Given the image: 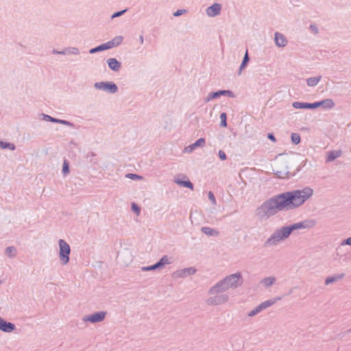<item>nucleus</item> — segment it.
<instances>
[{"mask_svg": "<svg viewBox=\"0 0 351 351\" xmlns=\"http://www.w3.org/2000/svg\"><path fill=\"white\" fill-rule=\"evenodd\" d=\"M310 187L286 191L265 201L256 210L260 219H268L278 211L295 208L304 204L312 195Z\"/></svg>", "mask_w": 351, "mask_h": 351, "instance_id": "1", "label": "nucleus"}, {"mask_svg": "<svg viewBox=\"0 0 351 351\" xmlns=\"http://www.w3.org/2000/svg\"><path fill=\"white\" fill-rule=\"evenodd\" d=\"M243 283L242 276L240 272H237L226 276L208 290L209 294H218L226 291L229 289H236Z\"/></svg>", "mask_w": 351, "mask_h": 351, "instance_id": "2", "label": "nucleus"}, {"mask_svg": "<svg viewBox=\"0 0 351 351\" xmlns=\"http://www.w3.org/2000/svg\"><path fill=\"white\" fill-rule=\"evenodd\" d=\"M291 234V231L289 226H283L281 228L275 230L265 241L263 245L265 247L276 245L281 241L287 239Z\"/></svg>", "mask_w": 351, "mask_h": 351, "instance_id": "3", "label": "nucleus"}, {"mask_svg": "<svg viewBox=\"0 0 351 351\" xmlns=\"http://www.w3.org/2000/svg\"><path fill=\"white\" fill-rule=\"evenodd\" d=\"M60 247L59 258L62 265H66L69 261V255L71 253V247L63 239L58 241Z\"/></svg>", "mask_w": 351, "mask_h": 351, "instance_id": "4", "label": "nucleus"}, {"mask_svg": "<svg viewBox=\"0 0 351 351\" xmlns=\"http://www.w3.org/2000/svg\"><path fill=\"white\" fill-rule=\"evenodd\" d=\"M95 89L104 90L110 94H114L118 91L117 85L112 81H102L94 84Z\"/></svg>", "mask_w": 351, "mask_h": 351, "instance_id": "5", "label": "nucleus"}, {"mask_svg": "<svg viewBox=\"0 0 351 351\" xmlns=\"http://www.w3.org/2000/svg\"><path fill=\"white\" fill-rule=\"evenodd\" d=\"M106 315V311H97L93 314L86 315L82 318L84 322H88L92 324H95L102 322Z\"/></svg>", "mask_w": 351, "mask_h": 351, "instance_id": "6", "label": "nucleus"}, {"mask_svg": "<svg viewBox=\"0 0 351 351\" xmlns=\"http://www.w3.org/2000/svg\"><path fill=\"white\" fill-rule=\"evenodd\" d=\"M221 96H227L229 97H234V94L230 90H219L215 92H210L206 97L205 101L208 102L213 99L219 98Z\"/></svg>", "mask_w": 351, "mask_h": 351, "instance_id": "7", "label": "nucleus"}, {"mask_svg": "<svg viewBox=\"0 0 351 351\" xmlns=\"http://www.w3.org/2000/svg\"><path fill=\"white\" fill-rule=\"evenodd\" d=\"M196 271L197 269L195 267H190L174 271L172 274V276L174 278H186L187 276L195 274Z\"/></svg>", "mask_w": 351, "mask_h": 351, "instance_id": "8", "label": "nucleus"}, {"mask_svg": "<svg viewBox=\"0 0 351 351\" xmlns=\"http://www.w3.org/2000/svg\"><path fill=\"white\" fill-rule=\"evenodd\" d=\"M228 300V295L226 294H221L215 295L214 297H210L206 300V303L208 305H219L224 304Z\"/></svg>", "mask_w": 351, "mask_h": 351, "instance_id": "9", "label": "nucleus"}, {"mask_svg": "<svg viewBox=\"0 0 351 351\" xmlns=\"http://www.w3.org/2000/svg\"><path fill=\"white\" fill-rule=\"evenodd\" d=\"M16 328L15 325L10 322L6 321L0 317V330L4 332H11Z\"/></svg>", "mask_w": 351, "mask_h": 351, "instance_id": "10", "label": "nucleus"}, {"mask_svg": "<svg viewBox=\"0 0 351 351\" xmlns=\"http://www.w3.org/2000/svg\"><path fill=\"white\" fill-rule=\"evenodd\" d=\"M295 109H315L317 108L316 101L313 103L295 101L292 104Z\"/></svg>", "mask_w": 351, "mask_h": 351, "instance_id": "11", "label": "nucleus"}, {"mask_svg": "<svg viewBox=\"0 0 351 351\" xmlns=\"http://www.w3.org/2000/svg\"><path fill=\"white\" fill-rule=\"evenodd\" d=\"M306 160H303L300 165L297 167L295 171L291 174V173L289 171H286V172H282V171H277L276 173V175L277 176L278 178H289L290 176V175L291 176H293L294 175H295L296 173H298L301 169L304 167L306 165Z\"/></svg>", "mask_w": 351, "mask_h": 351, "instance_id": "12", "label": "nucleus"}, {"mask_svg": "<svg viewBox=\"0 0 351 351\" xmlns=\"http://www.w3.org/2000/svg\"><path fill=\"white\" fill-rule=\"evenodd\" d=\"M221 10V5L219 3H215L206 9V14L209 16L214 17L219 14Z\"/></svg>", "mask_w": 351, "mask_h": 351, "instance_id": "13", "label": "nucleus"}, {"mask_svg": "<svg viewBox=\"0 0 351 351\" xmlns=\"http://www.w3.org/2000/svg\"><path fill=\"white\" fill-rule=\"evenodd\" d=\"M317 108L322 107L324 110H330L335 107V104L332 99H326L316 101Z\"/></svg>", "mask_w": 351, "mask_h": 351, "instance_id": "14", "label": "nucleus"}, {"mask_svg": "<svg viewBox=\"0 0 351 351\" xmlns=\"http://www.w3.org/2000/svg\"><path fill=\"white\" fill-rule=\"evenodd\" d=\"M205 145V138H199L195 143L185 147L186 152L190 153L198 147H203Z\"/></svg>", "mask_w": 351, "mask_h": 351, "instance_id": "15", "label": "nucleus"}, {"mask_svg": "<svg viewBox=\"0 0 351 351\" xmlns=\"http://www.w3.org/2000/svg\"><path fill=\"white\" fill-rule=\"evenodd\" d=\"M108 67L113 71H119L121 68V63L114 58H110L107 60Z\"/></svg>", "mask_w": 351, "mask_h": 351, "instance_id": "16", "label": "nucleus"}, {"mask_svg": "<svg viewBox=\"0 0 351 351\" xmlns=\"http://www.w3.org/2000/svg\"><path fill=\"white\" fill-rule=\"evenodd\" d=\"M183 178L185 180H182V179L177 178L175 179L174 182L180 186L186 187L191 190H193V183L189 180V178H186V176H183Z\"/></svg>", "mask_w": 351, "mask_h": 351, "instance_id": "17", "label": "nucleus"}, {"mask_svg": "<svg viewBox=\"0 0 351 351\" xmlns=\"http://www.w3.org/2000/svg\"><path fill=\"white\" fill-rule=\"evenodd\" d=\"M275 44L278 47H285L287 44V40L281 33L276 32L274 34Z\"/></svg>", "mask_w": 351, "mask_h": 351, "instance_id": "18", "label": "nucleus"}, {"mask_svg": "<svg viewBox=\"0 0 351 351\" xmlns=\"http://www.w3.org/2000/svg\"><path fill=\"white\" fill-rule=\"evenodd\" d=\"M341 154H342V151L340 149L329 151L327 153L326 162H332L334 160H335L336 158L340 157L341 156Z\"/></svg>", "mask_w": 351, "mask_h": 351, "instance_id": "19", "label": "nucleus"}, {"mask_svg": "<svg viewBox=\"0 0 351 351\" xmlns=\"http://www.w3.org/2000/svg\"><path fill=\"white\" fill-rule=\"evenodd\" d=\"M123 37L122 36H115L113 39L107 42L108 45L110 49L114 48L115 47H117L121 44L123 42Z\"/></svg>", "mask_w": 351, "mask_h": 351, "instance_id": "20", "label": "nucleus"}, {"mask_svg": "<svg viewBox=\"0 0 351 351\" xmlns=\"http://www.w3.org/2000/svg\"><path fill=\"white\" fill-rule=\"evenodd\" d=\"M201 231L206 235L210 237H217L219 234L217 230L207 226L202 227Z\"/></svg>", "mask_w": 351, "mask_h": 351, "instance_id": "21", "label": "nucleus"}, {"mask_svg": "<svg viewBox=\"0 0 351 351\" xmlns=\"http://www.w3.org/2000/svg\"><path fill=\"white\" fill-rule=\"evenodd\" d=\"M345 276V274H339L335 276H328L325 280V285H328L332 282L341 280Z\"/></svg>", "mask_w": 351, "mask_h": 351, "instance_id": "22", "label": "nucleus"}, {"mask_svg": "<svg viewBox=\"0 0 351 351\" xmlns=\"http://www.w3.org/2000/svg\"><path fill=\"white\" fill-rule=\"evenodd\" d=\"M169 257L167 255L163 256L156 263L158 269H161L166 265H169L171 262L169 260Z\"/></svg>", "mask_w": 351, "mask_h": 351, "instance_id": "23", "label": "nucleus"}, {"mask_svg": "<svg viewBox=\"0 0 351 351\" xmlns=\"http://www.w3.org/2000/svg\"><path fill=\"white\" fill-rule=\"evenodd\" d=\"M110 49L108 43H105L89 50V53L93 54L102 51Z\"/></svg>", "mask_w": 351, "mask_h": 351, "instance_id": "24", "label": "nucleus"}, {"mask_svg": "<svg viewBox=\"0 0 351 351\" xmlns=\"http://www.w3.org/2000/svg\"><path fill=\"white\" fill-rule=\"evenodd\" d=\"M280 299H281L280 298L270 299V300H266V301L261 303L259 305H260L262 311H263V310L266 309L267 308L274 304L278 300H280Z\"/></svg>", "mask_w": 351, "mask_h": 351, "instance_id": "25", "label": "nucleus"}, {"mask_svg": "<svg viewBox=\"0 0 351 351\" xmlns=\"http://www.w3.org/2000/svg\"><path fill=\"white\" fill-rule=\"evenodd\" d=\"M276 281V278L274 276H269L263 278L261 283L263 284L265 287H269L274 285Z\"/></svg>", "mask_w": 351, "mask_h": 351, "instance_id": "26", "label": "nucleus"}, {"mask_svg": "<svg viewBox=\"0 0 351 351\" xmlns=\"http://www.w3.org/2000/svg\"><path fill=\"white\" fill-rule=\"evenodd\" d=\"M249 61H250V57L248 55V51L247 50L244 55V57L243 58L242 62L239 66V73H238L239 75L241 74L242 70L244 69L247 66Z\"/></svg>", "mask_w": 351, "mask_h": 351, "instance_id": "27", "label": "nucleus"}, {"mask_svg": "<svg viewBox=\"0 0 351 351\" xmlns=\"http://www.w3.org/2000/svg\"><path fill=\"white\" fill-rule=\"evenodd\" d=\"M322 76L311 77L306 80V84L308 86H315L321 80Z\"/></svg>", "mask_w": 351, "mask_h": 351, "instance_id": "28", "label": "nucleus"}, {"mask_svg": "<svg viewBox=\"0 0 351 351\" xmlns=\"http://www.w3.org/2000/svg\"><path fill=\"white\" fill-rule=\"evenodd\" d=\"M63 53L65 55H78L80 53V50L77 47H69L63 49Z\"/></svg>", "mask_w": 351, "mask_h": 351, "instance_id": "29", "label": "nucleus"}, {"mask_svg": "<svg viewBox=\"0 0 351 351\" xmlns=\"http://www.w3.org/2000/svg\"><path fill=\"white\" fill-rule=\"evenodd\" d=\"M0 148L2 149H9L14 151L16 149V146L14 143L0 141Z\"/></svg>", "mask_w": 351, "mask_h": 351, "instance_id": "30", "label": "nucleus"}, {"mask_svg": "<svg viewBox=\"0 0 351 351\" xmlns=\"http://www.w3.org/2000/svg\"><path fill=\"white\" fill-rule=\"evenodd\" d=\"M303 229L311 228L316 225V220L313 219L302 221Z\"/></svg>", "mask_w": 351, "mask_h": 351, "instance_id": "31", "label": "nucleus"}, {"mask_svg": "<svg viewBox=\"0 0 351 351\" xmlns=\"http://www.w3.org/2000/svg\"><path fill=\"white\" fill-rule=\"evenodd\" d=\"M291 138L293 144L294 145H298L301 141V137L298 133H292Z\"/></svg>", "mask_w": 351, "mask_h": 351, "instance_id": "32", "label": "nucleus"}, {"mask_svg": "<svg viewBox=\"0 0 351 351\" xmlns=\"http://www.w3.org/2000/svg\"><path fill=\"white\" fill-rule=\"evenodd\" d=\"M16 253V250L14 246H10L6 247L5 249V254L9 257H14Z\"/></svg>", "mask_w": 351, "mask_h": 351, "instance_id": "33", "label": "nucleus"}, {"mask_svg": "<svg viewBox=\"0 0 351 351\" xmlns=\"http://www.w3.org/2000/svg\"><path fill=\"white\" fill-rule=\"evenodd\" d=\"M291 232L294 230L303 229L302 221L295 223L289 226Z\"/></svg>", "mask_w": 351, "mask_h": 351, "instance_id": "34", "label": "nucleus"}, {"mask_svg": "<svg viewBox=\"0 0 351 351\" xmlns=\"http://www.w3.org/2000/svg\"><path fill=\"white\" fill-rule=\"evenodd\" d=\"M220 126L223 128L227 127V114L226 112H221L220 114Z\"/></svg>", "mask_w": 351, "mask_h": 351, "instance_id": "35", "label": "nucleus"}, {"mask_svg": "<svg viewBox=\"0 0 351 351\" xmlns=\"http://www.w3.org/2000/svg\"><path fill=\"white\" fill-rule=\"evenodd\" d=\"M62 171L64 175H66L69 173V163L66 160H64Z\"/></svg>", "mask_w": 351, "mask_h": 351, "instance_id": "36", "label": "nucleus"}, {"mask_svg": "<svg viewBox=\"0 0 351 351\" xmlns=\"http://www.w3.org/2000/svg\"><path fill=\"white\" fill-rule=\"evenodd\" d=\"M125 177L134 180L143 179V177L141 176L132 173H127L125 175Z\"/></svg>", "mask_w": 351, "mask_h": 351, "instance_id": "37", "label": "nucleus"}, {"mask_svg": "<svg viewBox=\"0 0 351 351\" xmlns=\"http://www.w3.org/2000/svg\"><path fill=\"white\" fill-rule=\"evenodd\" d=\"M261 311H262V309H261L260 305L258 304L254 309H253L248 313V316L253 317V316L257 315L258 313H261Z\"/></svg>", "mask_w": 351, "mask_h": 351, "instance_id": "38", "label": "nucleus"}, {"mask_svg": "<svg viewBox=\"0 0 351 351\" xmlns=\"http://www.w3.org/2000/svg\"><path fill=\"white\" fill-rule=\"evenodd\" d=\"M156 269H157L156 263H154L152 265L142 267V271H153V270H156Z\"/></svg>", "mask_w": 351, "mask_h": 351, "instance_id": "39", "label": "nucleus"}, {"mask_svg": "<svg viewBox=\"0 0 351 351\" xmlns=\"http://www.w3.org/2000/svg\"><path fill=\"white\" fill-rule=\"evenodd\" d=\"M127 10H128V9H125V10L114 12V14H112L111 19H113L114 18L119 17V16L123 15L127 12Z\"/></svg>", "mask_w": 351, "mask_h": 351, "instance_id": "40", "label": "nucleus"}, {"mask_svg": "<svg viewBox=\"0 0 351 351\" xmlns=\"http://www.w3.org/2000/svg\"><path fill=\"white\" fill-rule=\"evenodd\" d=\"M131 208L137 215H138L140 213V212H141L140 207L136 203H134V202L132 203Z\"/></svg>", "mask_w": 351, "mask_h": 351, "instance_id": "41", "label": "nucleus"}, {"mask_svg": "<svg viewBox=\"0 0 351 351\" xmlns=\"http://www.w3.org/2000/svg\"><path fill=\"white\" fill-rule=\"evenodd\" d=\"M60 124L67 125V126L73 128H75V125L73 123H71V122H70V121H69L67 120H64V119H61Z\"/></svg>", "mask_w": 351, "mask_h": 351, "instance_id": "42", "label": "nucleus"}, {"mask_svg": "<svg viewBox=\"0 0 351 351\" xmlns=\"http://www.w3.org/2000/svg\"><path fill=\"white\" fill-rule=\"evenodd\" d=\"M40 116L42 117L43 120L51 122L52 117H51L50 115L42 113Z\"/></svg>", "mask_w": 351, "mask_h": 351, "instance_id": "43", "label": "nucleus"}, {"mask_svg": "<svg viewBox=\"0 0 351 351\" xmlns=\"http://www.w3.org/2000/svg\"><path fill=\"white\" fill-rule=\"evenodd\" d=\"M310 29L314 33V34H318L319 33V29L315 24H311L309 27Z\"/></svg>", "mask_w": 351, "mask_h": 351, "instance_id": "44", "label": "nucleus"}, {"mask_svg": "<svg viewBox=\"0 0 351 351\" xmlns=\"http://www.w3.org/2000/svg\"><path fill=\"white\" fill-rule=\"evenodd\" d=\"M219 157L221 160H225L227 158L226 153L221 149L219 151Z\"/></svg>", "mask_w": 351, "mask_h": 351, "instance_id": "45", "label": "nucleus"}, {"mask_svg": "<svg viewBox=\"0 0 351 351\" xmlns=\"http://www.w3.org/2000/svg\"><path fill=\"white\" fill-rule=\"evenodd\" d=\"M208 199L213 204L216 203V199H215V195L212 191H209V193H208Z\"/></svg>", "mask_w": 351, "mask_h": 351, "instance_id": "46", "label": "nucleus"}, {"mask_svg": "<svg viewBox=\"0 0 351 351\" xmlns=\"http://www.w3.org/2000/svg\"><path fill=\"white\" fill-rule=\"evenodd\" d=\"M341 245H351V237L344 239L341 242Z\"/></svg>", "mask_w": 351, "mask_h": 351, "instance_id": "47", "label": "nucleus"}, {"mask_svg": "<svg viewBox=\"0 0 351 351\" xmlns=\"http://www.w3.org/2000/svg\"><path fill=\"white\" fill-rule=\"evenodd\" d=\"M186 10H178L177 11H176L174 13H173V16H181L183 13L186 12Z\"/></svg>", "mask_w": 351, "mask_h": 351, "instance_id": "48", "label": "nucleus"}, {"mask_svg": "<svg viewBox=\"0 0 351 351\" xmlns=\"http://www.w3.org/2000/svg\"><path fill=\"white\" fill-rule=\"evenodd\" d=\"M267 138H268L270 141H273V142H276V137H275V136L274 135V134H273V133H268V134H267Z\"/></svg>", "mask_w": 351, "mask_h": 351, "instance_id": "49", "label": "nucleus"}, {"mask_svg": "<svg viewBox=\"0 0 351 351\" xmlns=\"http://www.w3.org/2000/svg\"><path fill=\"white\" fill-rule=\"evenodd\" d=\"M53 53L54 54H62V55H65L64 53H63V50L62 51H58L56 49H53Z\"/></svg>", "mask_w": 351, "mask_h": 351, "instance_id": "50", "label": "nucleus"}, {"mask_svg": "<svg viewBox=\"0 0 351 351\" xmlns=\"http://www.w3.org/2000/svg\"><path fill=\"white\" fill-rule=\"evenodd\" d=\"M60 120H61V119H57V118L52 117L51 123H60Z\"/></svg>", "mask_w": 351, "mask_h": 351, "instance_id": "51", "label": "nucleus"}, {"mask_svg": "<svg viewBox=\"0 0 351 351\" xmlns=\"http://www.w3.org/2000/svg\"><path fill=\"white\" fill-rule=\"evenodd\" d=\"M139 42H140V43H141V45H143V43H144V38H143V35H141V36H139Z\"/></svg>", "mask_w": 351, "mask_h": 351, "instance_id": "52", "label": "nucleus"}, {"mask_svg": "<svg viewBox=\"0 0 351 351\" xmlns=\"http://www.w3.org/2000/svg\"><path fill=\"white\" fill-rule=\"evenodd\" d=\"M121 255H122L121 254L119 253L117 255V258L119 259L121 258Z\"/></svg>", "mask_w": 351, "mask_h": 351, "instance_id": "53", "label": "nucleus"}, {"mask_svg": "<svg viewBox=\"0 0 351 351\" xmlns=\"http://www.w3.org/2000/svg\"><path fill=\"white\" fill-rule=\"evenodd\" d=\"M1 284V280H0V285Z\"/></svg>", "mask_w": 351, "mask_h": 351, "instance_id": "54", "label": "nucleus"}]
</instances>
